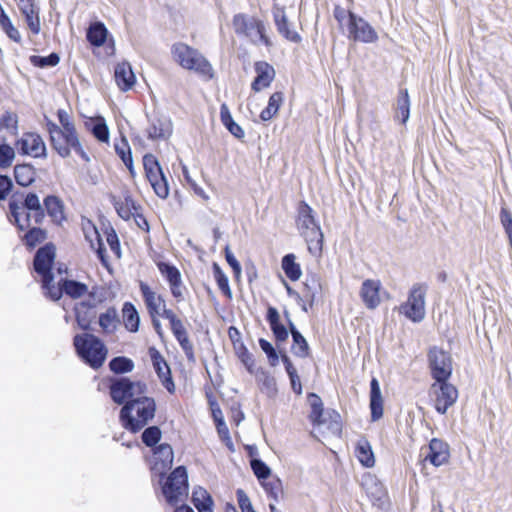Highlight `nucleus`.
Listing matches in <instances>:
<instances>
[{"mask_svg": "<svg viewBox=\"0 0 512 512\" xmlns=\"http://www.w3.org/2000/svg\"><path fill=\"white\" fill-rule=\"evenodd\" d=\"M156 405L152 398L138 396L128 401L120 411L123 426L133 432L141 430L155 415Z\"/></svg>", "mask_w": 512, "mask_h": 512, "instance_id": "f257e3e1", "label": "nucleus"}, {"mask_svg": "<svg viewBox=\"0 0 512 512\" xmlns=\"http://www.w3.org/2000/svg\"><path fill=\"white\" fill-rule=\"evenodd\" d=\"M171 53L174 61L182 68L193 70L209 79L213 77L211 64L197 49L180 42L172 46Z\"/></svg>", "mask_w": 512, "mask_h": 512, "instance_id": "f03ea898", "label": "nucleus"}, {"mask_svg": "<svg viewBox=\"0 0 512 512\" xmlns=\"http://www.w3.org/2000/svg\"><path fill=\"white\" fill-rule=\"evenodd\" d=\"M54 259L55 247L46 245L37 251L34 258V269L41 276L43 288L47 291L49 297L56 301L61 298V288L55 286V275L51 272Z\"/></svg>", "mask_w": 512, "mask_h": 512, "instance_id": "7ed1b4c3", "label": "nucleus"}, {"mask_svg": "<svg viewBox=\"0 0 512 512\" xmlns=\"http://www.w3.org/2000/svg\"><path fill=\"white\" fill-rule=\"evenodd\" d=\"M77 354L91 367L99 368L107 357V348L103 342L93 334H77L73 341Z\"/></svg>", "mask_w": 512, "mask_h": 512, "instance_id": "20e7f679", "label": "nucleus"}, {"mask_svg": "<svg viewBox=\"0 0 512 512\" xmlns=\"http://www.w3.org/2000/svg\"><path fill=\"white\" fill-rule=\"evenodd\" d=\"M297 227L305 238L311 253L317 254L322 250L323 233L316 223L312 208L302 202L298 208Z\"/></svg>", "mask_w": 512, "mask_h": 512, "instance_id": "39448f33", "label": "nucleus"}, {"mask_svg": "<svg viewBox=\"0 0 512 512\" xmlns=\"http://www.w3.org/2000/svg\"><path fill=\"white\" fill-rule=\"evenodd\" d=\"M233 28L238 35H244L256 45L272 46V42L266 34L265 25L258 18L237 14L233 18Z\"/></svg>", "mask_w": 512, "mask_h": 512, "instance_id": "423d86ee", "label": "nucleus"}, {"mask_svg": "<svg viewBox=\"0 0 512 512\" xmlns=\"http://www.w3.org/2000/svg\"><path fill=\"white\" fill-rule=\"evenodd\" d=\"M11 214L20 230L30 227V219L34 218L36 224L40 223L44 217L43 209L39 197L34 193L27 194L23 206L10 203Z\"/></svg>", "mask_w": 512, "mask_h": 512, "instance_id": "0eeeda50", "label": "nucleus"}, {"mask_svg": "<svg viewBox=\"0 0 512 512\" xmlns=\"http://www.w3.org/2000/svg\"><path fill=\"white\" fill-rule=\"evenodd\" d=\"M166 501L173 506L183 502L188 496V475L184 466L177 467L162 487Z\"/></svg>", "mask_w": 512, "mask_h": 512, "instance_id": "6e6552de", "label": "nucleus"}, {"mask_svg": "<svg viewBox=\"0 0 512 512\" xmlns=\"http://www.w3.org/2000/svg\"><path fill=\"white\" fill-rule=\"evenodd\" d=\"M47 126L50 134L51 144L61 157H68L71 154V150L73 149L75 152L79 153L83 158L88 160L85 152L81 147L76 132H72V135L70 136L68 135L66 130H62L58 125L54 123H48Z\"/></svg>", "mask_w": 512, "mask_h": 512, "instance_id": "1a4fd4ad", "label": "nucleus"}, {"mask_svg": "<svg viewBox=\"0 0 512 512\" xmlns=\"http://www.w3.org/2000/svg\"><path fill=\"white\" fill-rule=\"evenodd\" d=\"M426 292V285L414 284L409 291L407 301L400 306V312L413 322L422 321L425 317Z\"/></svg>", "mask_w": 512, "mask_h": 512, "instance_id": "9d476101", "label": "nucleus"}, {"mask_svg": "<svg viewBox=\"0 0 512 512\" xmlns=\"http://www.w3.org/2000/svg\"><path fill=\"white\" fill-rule=\"evenodd\" d=\"M146 391V385L139 381H131L129 378H119L112 381L110 394L113 401L117 404L131 401L141 396Z\"/></svg>", "mask_w": 512, "mask_h": 512, "instance_id": "9b49d317", "label": "nucleus"}, {"mask_svg": "<svg viewBox=\"0 0 512 512\" xmlns=\"http://www.w3.org/2000/svg\"><path fill=\"white\" fill-rule=\"evenodd\" d=\"M143 166L146 177L156 195L162 199L167 198L169 195L168 182L156 157L152 154L144 155Z\"/></svg>", "mask_w": 512, "mask_h": 512, "instance_id": "f8f14e48", "label": "nucleus"}, {"mask_svg": "<svg viewBox=\"0 0 512 512\" xmlns=\"http://www.w3.org/2000/svg\"><path fill=\"white\" fill-rule=\"evenodd\" d=\"M430 396L436 411L445 414L453 406L458 398V391L455 386L446 380H437L430 388Z\"/></svg>", "mask_w": 512, "mask_h": 512, "instance_id": "ddd939ff", "label": "nucleus"}, {"mask_svg": "<svg viewBox=\"0 0 512 512\" xmlns=\"http://www.w3.org/2000/svg\"><path fill=\"white\" fill-rule=\"evenodd\" d=\"M348 31L349 38L354 41L374 43L378 39L374 28L362 17H358L352 12H349Z\"/></svg>", "mask_w": 512, "mask_h": 512, "instance_id": "4468645a", "label": "nucleus"}, {"mask_svg": "<svg viewBox=\"0 0 512 512\" xmlns=\"http://www.w3.org/2000/svg\"><path fill=\"white\" fill-rule=\"evenodd\" d=\"M429 362L434 379L447 380L452 373V360L448 353L433 347L429 351Z\"/></svg>", "mask_w": 512, "mask_h": 512, "instance_id": "2eb2a0df", "label": "nucleus"}, {"mask_svg": "<svg viewBox=\"0 0 512 512\" xmlns=\"http://www.w3.org/2000/svg\"><path fill=\"white\" fill-rule=\"evenodd\" d=\"M359 295L367 309H376L382 301L381 282L375 279L364 280L361 284Z\"/></svg>", "mask_w": 512, "mask_h": 512, "instance_id": "dca6fc26", "label": "nucleus"}, {"mask_svg": "<svg viewBox=\"0 0 512 512\" xmlns=\"http://www.w3.org/2000/svg\"><path fill=\"white\" fill-rule=\"evenodd\" d=\"M315 432L323 438L338 436L341 433V417L336 411H327L319 419L312 421Z\"/></svg>", "mask_w": 512, "mask_h": 512, "instance_id": "f3484780", "label": "nucleus"}, {"mask_svg": "<svg viewBox=\"0 0 512 512\" xmlns=\"http://www.w3.org/2000/svg\"><path fill=\"white\" fill-rule=\"evenodd\" d=\"M21 151L25 155L34 158H46L47 148L40 135L35 133H27L17 142Z\"/></svg>", "mask_w": 512, "mask_h": 512, "instance_id": "a211bd4d", "label": "nucleus"}, {"mask_svg": "<svg viewBox=\"0 0 512 512\" xmlns=\"http://www.w3.org/2000/svg\"><path fill=\"white\" fill-rule=\"evenodd\" d=\"M158 268L161 274L168 281L172 295L178 301H182L184 299L183 285L179 270L167 263H159Z\"/></svg>", "mask_w": 512, "mask_h": 512, "instance_id": "6ab92c4d", "label": "nucleus"}, {"mask_svg": "<svg viewBox=\"0 0 512 512\" xmlns=\"http://www.w3.org/2000/svg\"><path fill=\"white\" fill-rule=\"evenodd\" d=\"M450 452L447 443L440 439L434 438L429 444V453L425 456V460L432 465L439 467L446 464L449 460Z\"/></svg>", "mask_w": 512, "mask_h": 512, "instance_id": "aec40b11", "label": "nucleus"}, {"mask_svg": "<svg viewBox=\"0 0 512 512\" xmlns=\"http://www.w3.org/2000/svg\"><path fill=\"white\" fill-rule=\"evenodd\" d=\"M149 354L153 363V367L161 379L163 385L169 392L174 391V383L170 376V368L161 354L155 348L149 349Z\"/></svg>", "mask_w": 512, "mask_h": 512, "instance_id": "412c9836", "label": "nucleus"}, {"mask_svg": "<svg viewBox=\"0 0 512 512\" xmlns=\"http://www.w3.org/2000/svg\"><path fill=\"white\" fill-rule=\"evenodd\" d=\"M148 137L152 140L167 139L172 134V122L165 116H154L147 128Z\"/></svg>", "mask_w": 512, "mask_h": 512, "instance_id": "4be33fe9", "label": "nucleus"}, {"mask_svg": "<svg viewBox=\"0 0 512 512\" xmlns=\"http://www.w3.org/2000/svg\"><path fill=\"white\" fill-rule=\"evenodd\" d=\"M140 291L150 316H159L165 307V300L144 282H140Z\"/></svg>", "mask_w": 512, "mask_h": 512, "instance_id": "5701e85b", "label": "nucleus"}, {"mask_svg": "<svg viewBox=\"0 0 512 512\" xmlns=\"http://www.w3.org/2000/svg\"><path fill=\"white\" fill-rule=\"evenodd\" d=\"M255 71L257 76L252 83V89L259 92L271 84L275 77V70L267 62L260 61L255 64Z\"/></svg>", "mask_w": 512, "mask_h": 512, "instance_id": "b1692460", "label": "nucleus"}, {"mask_svg": "<svg viewBox=\"0 0 512 512\" xmlns=\"http://www.w3.org/2000/svg\"><path fill=\"white\" fill-rule=\"evenodd\" d=\"M273 17L277 30L281 35L295 43L300 41L301 37L299 34L290 29V24L283 7L275 6L273 8Z\"/></svg>", "mask_w": 512, "mask_h": 512, "instance_id": "393cba45", "label": "nucleus"}, {"mask_svg": "<svg viewBox=\"0 0 512 512\" xmlns=\"http://www.w3.org/2000/svg\"><path fill=\"white\" fill-rule=\"evenodd\" d=\"M114 77L115 82L121 91H128L136 82L135 75L130 63L128 62L117 64L114 71Z\"/></svg>", "mask_w": 512, "mask_h": 512, "instance_id": "a878e982", "label": "nucleus"}, {"mask_svg": "<svg viewBox=\"0 0 512 512\" xmlns=\"http://www.w3.org/2000/svg\"><path fill=\"white\" fill-rule=\"evenodd\" d=\"M173 450L168 444L159 445L154 451L153 470L163 474L173 463Z\"/></svg>", "mask_w": 512, "mask_h": 512, "instance_id": "bb28decb", "label": "nucleus"}, {"mask_svg": "<svg viewBox=\"0 0 512 512\" xmlns=\"http://www.w3.org/2000/svg\"><path fill=\"white\" fill-rule=\"evenodd\" d=\"M170 328L186 356L189 359H192L194 356L193 344L189 340L188 333L183 321L180 318H178L177 320L173 321V323L170 324Z\"/></svg>", "mask_w": 512, "mask_h": 512, "instance_id": "cd10ccee", "label": "nucleus"}, {"mask_svg": "<svg viewBox=\"0 0 512 512\" xmlns=\"http://www.w3.org/2000/svg\"><path fill=\"white\" fill-rule=\"evenodd\" d=\"M370 409L372 421H377L383 416V397L379 381L373 378L370 383Z\"/></svg>", "mask_w": 512, "mask_h": 512, "instance_id": "c85d7f7f", "label": "nucleus"}, {"mask_svg": "<svg viewBox=\"0 0 512 512\" xmlns=\"http://www.w3.org/2000/svg\"><path fill=\"white\" fill-rule=\"evenodd\" d=\"M113 204L118 215L124 220H129L137 213L135 201L128 193H125L123 197H113Z\"/></svg>", "mask_w": 512, "mask_h": 512, "instance_id": "c756f323", "label": "nucleus"}, {"mask_svg": "<svg viewBox=\"0 0 512 512\" xmlns=\"http://www.w3.org/2000/svg\"><path fill=\"white\" fill-rule=\"evenodd\" d=\"M20 10L25 17L28 28L34 33L40 32L38 11L31 0H20Z\"/></svg>", "mask_w": 512, "mask_h": 512, "instance_id": "7c9ffc66", "label": "nucleus"}, {"mask_svg": "<svg viewBox=\"0 0 512 512\" xmlns=\"http://www.w3.org/2000/svg\"><path fill=\"white\" fill-rule=\"evenodd\" d=\"M57 273L59 275V279L57 280V283H55V286H59L61 288V293L64 291L73 298H78L86 294L88 288L85 284L76 281L64 280L61 268H58Z\"/></svg>", "mask_w": 512, "mask_h": 512, "instance_id": "2f4dec72", "label": "nucleus"}, {"mask_svg": "<svg viewBox=\"0 0 512 512\" xmlns=\"http://www.w3.org/2000/svg\"><path fill=\"white\" fill-rule=\"evenodd\" d=\"M83 231L86 240L90 243V247L96 250L100 259L104 261L105 249L97 228L90 221H87L86 224H83Z\"/></svg>", "mask_w": 512, "mask_h": 512, "instance_id": "473e14b6", "label": "nucleus"}, {"mask_svg": "<svg viewBox=\"0 0 512 512\" xmlns=\"http://www.w3.org/2000/svg\"><path fill=\"white\" fill-rule=\"evenodd\" d=\"M267 320L278 341L287 340L289 333L286 327L280 322V315L276 308L269 307L267 311Z\"/></svg>", "mask_w": 512, "mask_h": 512, "instance_id": "72a5a7b5", "label": "nucleus"}, {"mask_svg": "<svg viewBox=\"0 0 512 512\" xmlns=\"http://www.w3.org/2000/svg\"><path fill=\"white\" fill-rule=\"evenodd\" d=\"M192 501L198 512H213V500L204 488L197 487L193 490Z\"/></svg>", "mask_w": 512, "mask_h": 512, "instance_id": "f704fd0d", "label": "nucleus"}, {"mask_svg": "<svg viewBox=\"0 0 512 512\" xmlns=\"http://www.w3.org/2000/svg\"><path fill=\"white\" fill-rule=\"evenodd\" d=\"M123 322L127 330L130 332H137L140 324V317L135 306L126 302L122 308Z\"/></svg>", "mask_w": 512, "mask_h": 512, "instance_id": "c9c22d12", "label": "nucleus"}, {"mask_svg": "<svg viewBox=\"0 0 512 512\" xmlns=\"http://www.w3.org/2000/svg\"><path fill=\"white\" fill-rule=\"evenodd\" d=\"M220 117L223 125L228 131L236 138L241 139L244 137V130L232 118L229 108L226 104H222L220 108Z\"/></svg>", "mask_w": 512, "mask_h": 512, "instance_id": "e433bc0d", "label": "nucleus"}, {"mask_svg": "<svg viewBox=\"0 0 512 512\" xmlns=\"http://www.w3.org/2000/svg\"><path fill=\"white\" fill-rule=\"evenodd\" d=\"M290 331L293 338L292 351L293 353L301 358H305L309 355V345L302 334L296 330L292 322L289 323Z\"/></svg>", "mask_w": 512, "mask_h": 512, "instance_id": "4c0bfd02", "label": "nucleus"}, {"mask_svg": "<svg viewBox=\"0 0 512 512\" xmlns=\"http://www.w3.org/2000/svg\"><path fill=\"white\" fill-rule=\"evenodd\" d=\"M410 117V99L407 90H401L397 99L395 118L405 124Z\"/></svg>", "mask_w": 512, "mask_h": 512, "instance_id": "58836bf2", "label": "nucleus"}, {"mask_svg": "<svg viewBox=\"0 0 512 512\" xmlns=\"http://www.w3.org/2000/svg\"><path fill=\"white\" fill-rule=\"evenodd\" d=\"M118 324L119 319L114 308H109L99 316V325L103 333L112 334L117 329Z\"/></svg>", "mask_w": 512, "mask_h": 512, "instance_id": "ea45409f", "label": "nucleus"}, {"mask_svg": "<svg viewBox=\"0 0 512 512\" xmlns=\"http://www.w3.org/2000/svg\"><path fill=\"white\" fill-rule=\"evenodd\" d=\"M357 458L360 463L365 467H373L375 464V458L372 451V447L367 440H360L356 447Z\"/></svg>", "mask_w": 512, "mask_h": 512, "instance_id": "a19ab883", "label": "nucleus"}, {"mask_svg": "<svg viewBox=\"0 0 512 512\" xmlns=\"http://www.w3.org/2000/svg\"><path fill=\"white\" fill-rule=\"evenodd\" d=\"M14 176L19 185L26 187L35 180V170L28 164L16 165L14 167Z\"/></svg>", "mask_w": 512, "mask_h": 512, "instance_id": "79ce46f5", "label": "nucleus"}, {"mask_svg": "<svg viewBox=\"0 0 512 512\" xmlns=\"http://www.w3.org/2000/svg\"><path fill=\"white\" fill-rule=\"evenodd\" d=\"M75 312L78 326L83 330H90L92 320L95 317L94 311L84 303H80L76 306Z\"/></svg>", "mask_w": 512, "mask_h": 512, "instance_id": "37998d69", "label": "nucleus"}, {"mask_svg": "<svg viewBox=\"0 0 512 512\" xmlns=\"http://www.w3.org/2000/svg\"><path fill=\"white\" fill-rule=\"evenodd\" d=\"M283 99L284 97L282 92L273 93L269 98L267 107L260 114L261 120H271L278 113V110L283 103Z\"/></svg>", "mask_w": 512, "mask_h": 512, "instance_id": "c03bdc74", "label": "nucleus"}, {"mask_svg": "<svg viewBox=\"0 0 512 512\" xmlns=\"http://www.w3.org/2000/svg\"><path fill=\"white\" fill-rule=\"evenodd\" d=\"M107 37V29L101 22H95L90 25L87 31V39L94 46L104 44Z\"/></svg>", "mask_w": 512, "mask_h": 512, "instance_id": "a18cd8bd", "label": "nucleus"}, {"mask_svg": "<svg viewBox=\"0 0 512 512\" xmlns=\"http://www.w3.org/2000/svg\"><path fill=\"white\" fill-rule=\"evenodd\" d=\"M282 269L291 281H297L302 275L300 266L295 262V256L293 254H288L283 257Z\"/></svg>", "mask_w": 512, "mask_h": 512, "instance_id": "49530a36", "label": "nucleus"}, {"mask_svg": "<svg viewBox=\"0 0 512 512\" xmlns=\"http://www.w3.org/2000/svg\"><path fill=\"white\" fill-rule=\"evenodd\" d=\"M47 213L56 221L63 218V206L61 200L56 196H47L44 199Z\"/></svg>", "mask_w": 512, "mask_h": 512, "instance_id": "de8ad7c7", "label": "nucleus"}, {"mask_svg": "<svg viewBox=\"0 0 512 512\" xmlns=\"http://www.w3.org/2000/svg\"><path fill=\"white\" fill-rule=\"evenodd\" d=\"M109 367L115 373H127L133 370L134 364L126 357H116L110 361Z\"/></svg>", "mask_w": 512, "mask_h": 512, "instance_id": "09e8293b", "label": "nucleus"}, {"mask_svg": "<svg viewBox=\"0 0 512 512\" xmlns=\"http://www.w3.org/2000/svg\"><path fill=\"white\" fill-rule=\"evenodd\" d=\"M308 401L311 406L310 420L319 421V419L325 413L323 410V403L321 398L318 395L311 393L308 396Z\"/></svg>", "mask_w": 512, "mask_h": 512, "instance_id": "8fccbe9b", "label": "nucleus"}, {"mask_svg": "<svg viewBox=\"0 0 512 512\" xmlns=\"http://www.w3.org/2000/svg\"><path fill=\"white\" fill-rule=\"evenodd\" d=\"M14 159V148L6 143L0 144V168L5 169L10 167Z\"/></svg>", "mask_w": 512, "mask_h": 512, "instance_id": "3c124183", "label": "nucleus"}, {"mask_svg": "<svg viewBox=\"0 0 512 512\" xmlns=\"http://www.w3.org/2000/svg\"><path fill=\"white\" fill-rule=\"evenodd\" d=\"M59 56L56 53H51L48 56H37L33 55L30 57V62L37 67H53L59 63Z\"/></svg>", "mask_w": 512, "mask_h": 512, "instance_id": "603ef678", "label": "nucleus"}, {"mask_svg": "<svg viewBox=\"0 0 512 512\" xmlns=\"http://www.w3.org/2000/svg\"><path fill=\"white\" fill-rule=\"evenodd\" d=\"M161 438V430L157 426H151L144 430L142 440L147 446L155 445Z\"/></svg>", "mask_w": 512, "mask_h": 512, "instance_id": "864d4df0", "label": "nucleus"}, {"mask_svg": "<svg viewBox=\"0 0 512 512\" xmlns=\"http://www.w3.org/2000/svg\"><path fill=\"white\" fill-rule=\"evenodd\" d=\"M115 149H116L117 154L120 156V158L124 162V164L130 170V172L133 173L131 151L128 148L126 141L123 139L122 145H116Z\"/></svg>", "mask_w": 512, "mask_h": 512, "instance_id": "5fc2aeb1", "label": "nucleus"}, {"mask_svg": "<svg viewBox=\"0 0 512 512\" xmlns=\"http://www.w3.org/2000/svg\"><path fill=\"white\" fill-rule=\"evenodd\" d=\"M27 245L34 247L46 239V232L40 228H32L25 235Z\"/></svg>", "mask_w": 512, "mask_h": 512, "instance_id": "6e6d98bb", "label": "nucleus"}, {"mask_svg": "<svg viewBox=\"0 0 512 512\" xmlns=\"http://www.w3.org/2000/svg\"><path fill=\"white\" fill-rule=\"evenodd\" d=\"M251 468L258 479H267L271 474L270 468L259 459L251 461Z\"/></svg>", "mask_w": 512, "mask_h": 512, "instance_id": "4d7b16f0", "label": "nucleus"}, {"mask_svg": "<svg viewBox=\"0 0 512 512\" xmlns=\"http://www.w3.org/2000/svg\"><path fill=\"white\" fill-rule=\"evenodd\" d=\"M259 345L261 349L266 353L270 364L272 366H276L279 361V356L276 353L275 349L273 348L272 344L265 339H260Z\"/></svg>", "mask_w": 512, "mask_h": 512, "instance_id": "13d9d810", "label": "nucleus"}, {"mask_svg": "<svg viewBox=\"0 0 512 512\" xmlns=\"http://www.w3.org/2000/svg\"><path fill=\"white\" fill-rule=\"evenodd\" d=\"M215 278L218 284V287L221 291H223L228 297H231L232 293L229 287L228 278L220 268L215 264Z\"/></svg>", "mask_w": 512, "mask_h": 512, "instance_id": "bf43d9fd", "label": "nucleus"}, {"mask_svg": "<svg viewBox=\"0 0 512 512\" xmlns=\"http://www.w3.org/2000/svg\"><path fill=\"white\" fill-rule=\"evenodd\" d=\"M16 130L17 128V116L11 112H5L0 116V130L1 129Z\"/></svg>", "mask_w": 512, "mask_h": 512, "instance_id": "052dcab7", "label": "nucleus"}, {"mask_svg": "<svg viewBox=\"0 0 512 512\" xmlns=\"http://www.w3.org/2000/svg\"><path fill=\"white\" fill-rule=\"evenodd\" d=\"M236 494L238 504L242 512H255L249 497L242 489H238Z\"/></svg>", "mask_w": 512, "mask_h": 512, "instance_id": "680f3d73", "label": "nucleus"}, {"mask_svg": "<svg viewBox=\"0 0 512 512\" xmlns=\"http://www.w3.org/2000/svg\"><path fill=\"white\" fill-rule=\"evenodd\" d=\"M225 258L230 267L232 268L236 278H239L241 276L242 268L240 263L235 258L234 254L230 250V248L227 246L225 248Z\"/></svg>", "mask_w": 512, "mask_h": 512, "instance_id": "e2e57ef3", "label": "nucleus"}, {"mask_svg": "<svg viewBox=\"0 0 512 512\" xmlns=\"http://www.w3.org/2000/svg\"><path fill=\"white\" fill-rule=\"evenodd\" d=\"M58 117H59V121H60V124H61V129L62 130H66V132L68 133V135H72V132H76L75 130V127L73 125V123L70 122V118H69V115L67 112L63 111V110H60L58 112Z\"/></svg>", "mask_w": 512, "mask_h": 512, "instance_id": "0e129e2a", "label": "nucleus"}, {"mask_svg": "<svg viewBox=\"0 0 512 512\" xmlns=\"http://www.w3.org/2000/svg\"><path fill=\"white\" fill-rule=\"evenodd\" d=\"M93 134L101 142H107L109 139V130L105 123H96L93 127Z\"/></svg>", "mask_w": 512, "mask_h": 512, "instance_id": "69168bd1", "label": "nucleus"}, {"mask_svg": "<svg viewBox=\"0 0 512 512\" xmlns=\"http://www.w3.org/2000/svg\"><path fill=\"white\" fill-rule=\"evenodd\" d=\"M500 221L505 230V233L512 230V214L507 208H502L500 211Z\"/></svg>", "mask_w": 512, "mask_h": 512, "instance_id": "338daca9", "label": "nucleus"}, {"mask_svg": "<svg viewBox=\"0 0 512 512\" xmlns=\"http://www.w3.org/2000/svg\"><path fill=\"white\" fill-rule=\"evenodd\" d=\"M12 187L11 179L0 175V199H4Z\"/></svg>", "mask_w": 512, "mask_h": 512, "instance_id": "774afa93", "label": "nucleus"}]
</instances>
